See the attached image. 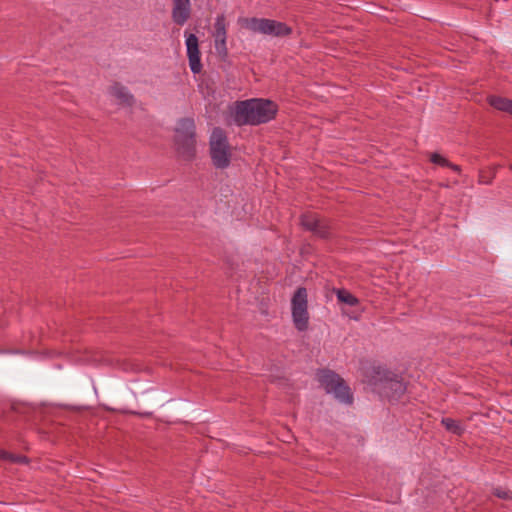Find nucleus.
<instances>
[{
	"label": "nucleus",
	"mask_w": 512,
	"mask_h": 512,
	"mask_svg": "<svg viewBox=\"0 0 512 512\" xmlns=\"http://www.w3.org/2000/svg\"><path fill=\"white\" fill-rule=\"evenodd\" d=\"M363 381L373 391L389 401H398L406 392L407 386L402 377L380 365L363 366L361 368Z\"/></svg>",
	"instance_id": "f257e3e1"
},
{
	"label": "nucleus",
	"mask_w": 512,
	"mask_h": 512,
	"mask_svg": "<svg viewBox=\"0 0 512 512\" xmlns=\"http://www.w3.org/2000/svg\"><path fill=\"white\" fill-rule=\"evenodd\" d=\"M277 112L278 106L275 102L263 98H252L236 102L234 120L240 126L259 125L273 120Z\"/></svg>",
	"instance_id": "f03ea898"
},
{
	"label": "nucleus",
	"mask_w": 512,
	"mask_h": 512,
	"mask_svg": "<svg viewBox=\"0 0 512 512\" xmlns=\"http://www.w3.org/2000/svg\"><path fill=\"white\" fill-rule=\"evenodd\" d=\"M175 146L177 152L186 160L194 158L196 153V126L193 118H182L175 128Z\"/></svg>",
	"instance_id": "7ed1b4c3"
},
{
	"label": "nucleus",
	"mask_w": 512,
	"mask_h": 512,
	"mask_svg": "<svg viewBox=\"0 0 512 512\" xmlns=\"http://www.w3.org/2000/svg\"><path fill=\"white\" fill-rule=\"evenodd\" d=\"M317 379L328 394L341 403L350 405L353 402V394L350 387L343 378L329 369H322L317 372Z\"/></svg>",
	"instance_id": "20e7f679"
},
{
	"label": "nucleus",
	"mask_w": 512,
	"mask_h": 512,
	"mask_svg": "<svg viewBox=\"0 0 512 512\" xmlns=\"http://www.w3.org/2000/svg\"><path fill=\"white\" fill-rule=\"evenodd\" d=\"M209 150L213 165L217 169H226L231 163V151L225 131L214 127L209 138Z\"/></svg>",
	"instance_id": "39448f33"
},
{
	"label": "nucleus",
	"mask_w": 512,
	"mask_h": 512,
	"mask_svg": "<svg viewBox=\"0 0 512 512\" xmlns=\"http://www.w3.org/2000/svg\"><path fill=\"white\" fill-rule=\"evenodd\" d=\"M291 313L295 328L306 331L309 326L308 293L305 287H298L291 299Z\"/></svg>",
	"instance_id": "423d86ee"
},
{
	"label": "nucleus",
	"mask_w": 512,
	"mask_h": 512,
	"mask_svg": "<svg viewBox=\"0 0 512 512\" xmlns=\"http://www.w3.org/2000/svg\"><path fill=\"white\" fill-rule=\"evenodd\" d=\"M245 22L251 31L264 35L284 37L292 33V28L286 23L273 19L252 17L245 19Z\"/></svg>",
	"instance_id": "0eeeda50"
},
{
	"label": "nucleus",
	"mask_w": 512,
	"mask_h": 512,
	"mask_svg": "<svg viewBox=\"0 0 512 512\" xmlns=\"http://www.w3.org/2000/svg\"><path fill=\"white\" fill-rule=\"evenodd\" d=\"M302 227L312 232L315 236L328 239L332 236V228L330 223L322 218H319L315 214L305 213L300 218Z\"/></svg>",
	"instance_id": "6e6552de"
},
{
	"label": "nucleus",
	"mask_w": 512,
	"mask_h": 512,
	"mask_svg": "<svg viewBox=\"0 0 512 512\" xmlns=\"http://www.w3.org/2000/svg\"><path fill=\"white\" fill-rule=\"evenodd\" d=\"M185 44L190 70L193 74H199L202 70V63L197 36L192 33L186 35Z\"/></svg>",
	"instance_id": "1a4fd4ad"
},
{
	"label": "nucleus",
	"mask_w": 512,
	"mask_h": 512,
	"mask_svg": "<svg viewBox=\"0 0 512 512\" xmlns=\"http://www.w3.org/2000/svg\"><path fill=\"white\" fill-rule=\"evenodd\" d=\"M212 35L214 38L216 51L219 55L226 56L228 53L226 45L227 23L224 14H220L216 17Z\"/></svg>",
	"instance_id": "9d476101"
},
{
	"label": "nucleus",
	"mask_w": 512,
	"mask_h": 512,
	"mask_svg": "<svg viewBox=\"0 0 512 512\" xmlns=\"http://www.w3.org/2000/svg\"><path fill=\"white\" fill-rule=\"evenodd\" d=\"M191 16L190 0H173L172 20L175 24L183 26Z\"/></svg>",
	"instance_id": "9b49d317"
},
{
	"label": "nucleus",
	"mask_w": 512,
	"mask_h": 512,
	"mask_svg": "<svg viewBox=\"0 0 512 512\" xmlns=\"http://www.w3.org/2000/svg\"><path fill=\"white\" fill-rule=\"evenodd\" d=\"M110 93L122 104L131 106L134 103V96L122 84L115 82L110 87Z\"/></svg>",
	"instance_id": "f8f14e48"
},
{
	"label": "nucleus",
	"mask_w": 512,
	"mask_h": 512,
	"mask_svg": "<svg viewBox=\"0 0 512 512\" xmlns=\"http://www.w3.org/2000/svg\"><path fill=\"white\" fill-rule=\"evenodd\" d=\"M487 101L493 108L512 115V100L501 96H489Z\"/></svg>",
	"instance_id": "ddd939ff"
},
{
	"label": "nucleus",
	"mask_w": 512,
	"mask_h": 512,
	"mask_svg": "<svg viewBox=\"0 0 512 512\" xmlns=\"http://www.w3.org/2000/svg\"><path fill=\"white\" fill-rule=\"evenodd\" d=\"M337 300L341 303H344L348 306H357L359 304V299L353 295L350 291L345 288H336L333 290Z\"/></svg>",
	"instance_id": "4468645a"
},
{
	"label": "nucleus",
	"mask_w": 512,
	"mask_h": 512,
	"mask_svg": "<svg viewBox=\"0 0 512 512\" xmlns=\"http://www.w3.org/2000/svg\"><path fill=\"white\" fill-rule=\"evenodd\" d=\"M441 423L444 425V427L451 433L456 435H462L464 433V427L463 425L452 418H442Z\"/></svg>",
	"instance_id": "2eb2a0df"
},
{
	"label": "nucleus",
	"mask_w": 512,
	"mask_h": 512,
	"mask_svg": "<svg viewBox=\"0 0 512 512\" xmlns=\"http://www.w3.org/2000/svg\"><path fill=\"white\" fill-rule=\"evenodd\" d=\"M89 356L90 357H88L85 360V364H87V365H91L94 367H100L103 365L112 364V360L105 358L103 354H90Z\"/></svg>",
	"instance_id": "dca6fc26"
},
{
	"label": "nucleus",
	"mask_w": 512,
	"mask_h": 512,
	"mask_svg": "<svg viewBox=\"0 0 512 512\" xmlns=\"http://www.w3.org/2000/svg\"><path fill=\"white\" fill-rule=\"evenodd\" d=\"M430 161L441 167H447V165H450V161L439 153H432L430 156Z\"/></svg>",
	"instance_id": "f3484780"
},
{
	"label": "nucleus",
	"mask_w": 512,
	"mask_h": 512,
	"mask_svg": "<svg viewBox=\"0 0 512 512\" xmlns=\"http://www.w3.org/2000/svg\"><path fill=\"white\" fill-rule=\"evenodd\" d=\"M494 495L501 499L512 500V491L496 488Z\"/></svg>",
	"instance_id": "a211bd4d"
},
{
	"label": "nucleus",
	"mask_w": 512,
	"mask_h": 512,
	"mask_svg": "<svg viewBox=\"0 0 512 512\" xmlns=\"http://www.w3.org/2000/svg\"><path fill=\"white\" fill-rule=\"evenodd\" d=\"M0 459H12L13 461H16V459L12 458V456L9 453H7L5 451H1V450H0Z\"/></svg>",
	"instance_id": "6ab92c4d"
},
{
	"label": "nucleus",
	"mask_w": 512,
	"mask_h": 512,
	"mask_svg": "<svg viewBox=\"0 0 512 512\" xmlns=\"http://www.w3.org/2000/svg\"><path fill=\"white\" fill-rule=\"evenodd\" d=\"M448 168L452 169L454 172L460 173L461 168L459 165L453 164L450 162V165H447Z\"/></svg>",
	"instance_id": "aec40b11"
},
{
	"label": "nucleus",
	"mask_w": 512,
	"mask_h": 512,
	"mask_svg": "<svg viewBox=\"0 0 512 512\" xmlns=\"http://www.w3.org/2000/svg\"><path fill=\"white\" fill-rule=\"evenodd\" d=\"M119 365L122 367L123 370H126V371L134 369V367L132 365H127L126 363H122Z\"/></svg>",
	"instance_id": "412c9836"
},
{
	"label": "nucleus",
	"mask_w": 512,
	"mask_h": 512,
	"mask_svg": "<svg viewBox=\"0 0 512 512\" xmlns=\"http://www.w3.org/2000/svg\"><path fill=\"white\" fill-rule=\"evenodd\" d=\"M0 352H15V353H18V352H25V351L24 350H20V349H9V350L0 349Z\"/></svg>",
	"instance_id": "4be33fe9"
},
{
	"label": "nucleus",
	"mask_w": 512,
	"mask_h": 512,
	"mask_svg": "<svg viewBox=\"0 0 512 512\" xmlns=\"http://www.w3.org/2000/svg\"><path fill=\"white\" fill-rule=\"evenodd\" d=\"M481 183H485V184H489L490 181H486L484 180V178L482 176H480V180H479Z\"/></svg>",
	"instance_id": "5701e85b"
},
{
	"label": "nucleus",
	"mask_w": 512,
	"mask_h": 512,
	"mask_svg": "<svg viewBox=\"0 0 512 512\" xmlns=\"http://www.w3.org/2000/svg\"><path fill=\"white\" fill-rule=\"evenodd\" d=\"M510 345H511V347H512V339L510 340Z\"/></svg>",
	"instance_id": "b1692460"
},
{
	"label": "nucleus",
	"mask_w": 512,
	"mask_h": 512,
	"mask_svg": "<svg viewBox=\"0 0 512 512\" xmlns=\"http://www.w3.org/2000/svg\"><path fill=\"white\" fill-rule=\"evenodd\" d=\"M510 168L512 169V165L510 166Z\"/></svg>",
	"instance_id": "393cba45"
}]
</instances>
